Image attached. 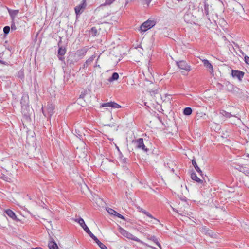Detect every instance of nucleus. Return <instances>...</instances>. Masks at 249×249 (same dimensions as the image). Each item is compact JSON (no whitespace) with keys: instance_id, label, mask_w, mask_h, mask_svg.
Listing matches in <instances>:
<instances>
[{"instance_id":"1","label":"nucleus","mask_w":249,"mask_h":249,"mask_svg":"<svg viewBox=\"0 0 249 249\" xmlns=\"http://www.w3.org/2000/svg\"><path fill=\"white\" fill-rule=\"evenodd\" d=\"M156 24V21L154 20H147L144 22L140 27V31L141 32H144L150 29Z\"/></svg>"},{"instance_id":"2","label":"nucleus","mask_w":249,"mask_h":249,"mask_svg":"<svg viewBox=\"0 0 249 249\" xmlns=\"http://www.w3.org/2000/svg\"><path fill=\"white\" fill-rule=\"evenodd\" d=\"M44 115L50 118L54 113V107L53 104H48L46 107L42 108Z\"/></svg>"},{"instance_id":"3","label":"nucleus","mask_w":249,"mask_h":249,"mask_svg":"<svg viewBox=\"0 0 249 249\" xmlns=\"http://www.w3.org/2000/svg\"><path fill=\"white\" fill-rule=\"evenodd\" d=\"M23 98H22L21 101V104L22 105V113L23 115L24 119L26 120L27 121H29L30 120V113L28 112V110L29 109L28 106L26 105V104H23Z\"/></svg>"},{"instance_id":"4","label":"nucleus","mask_w":249,"mask_h":249,"mask_svg":"<svg viewBox=\"0 0 249 249\" xmlns=\"http://www.w3.org/2000/svg\"><path fill=\"white\" fill-rule=\"evenodd\" d=\"M176 64L181 70H185L187 71H189L191 70L190 66L188 65L185 61H176Z\"/></svg>"},{"instance_id":"5","label":"nucleus","mask_w":249,"mask_h":249,"mask_svg":"<svg viewBox=\"0 0 249 249\" xmlns=\"http://www.w3.org/2000/svg\"><path fill=\"white\" fill-rule=\"evenodd\" d=\"M136 144V146L138 149H141L145 152H147L148 149L145 147L143 143V140L142 138H139L134 142Z\"/></svg>"},{"instance_id":"6","label":"nucleus","mask_w":249,"mask_h":249,"mask_svg":"<svg viewBox=\"0 0 249 249\" xmlns=\"http://www.w3.org/2000/svg\"><path fill=\"white\" fill-rule=\"evenodd\" d=\"M245 73L239 70H232L231 75L234 78H237L240 81H242Z\"/></svg>"},{"instance_id":"7","label":"nucleus","mask_w":249,"mask_h":249,"mask_svg":"<svg viewBox=\"0 0 249 249\" xmlns=\"http://www.w3.org/2000/svg\"><path fill=\"white\" fill-rule=\"evenodd\" d=\"M75 221L77 222L83 228L85 232L87 233L89 235V234H91L92 232L90 231L89 228L86 225L84 220L82 218H80L78 219H76Z\"/></svg>"},{"instance_id":"8","label":"nucleus","mask_w":249,"mask_h":249,"mask_svg":"<svg viewBox=\"0 0 249 249\" xmlns=\"http://www.w3.org/2000/svg\"><path fill=\"white\" fill-rule=\"evenodd\" d=\"M86 6V4L85 1L83 0V2L78 6H76L74 8L75 13L77 16L80 15L84 9L85 8Z\"/></svg>"},{"instance_id":"9","label":"nucleus","mask_w":249,"mask_h":249,"mask_svg":"<svg viewBox=\"0 0 249 249\" xmlns=\"http://www.w3.org/2000/svg\"><path fill=\"white\" fill-rule=\"evenodd\" d=\"M88 49L84 48L78 50L75 53L71 54H75V56L78 57L79 58H82L84 56L87 52Z\"/></svg>"},{"instance_id":"10","label":"nucleus","mask_w":249,"mask_h":249,"mask_svg":"<svg viewBox=\"0 0 249 249\" xmlns=\"http://www.w3.org/2000/svg\"><path fill=\"white\" fill-rule=\"evenodd\" d=\"M89 236L97 243L101 249H107L106 246L101 242L92 233L89 234Z\"/></svg>"},{"instance_id":"11","label":"nucleus","mask_w":249,"mask_h":249,"mask_svg":"<svg viewBox=\"0 0 249 249\" xmlns=\"http://www.w3.org/2000/svg\"><path fill=\"white\" fill-rule=\"evenodd\" d=\"M202 62L204 66L210 70L211 73H213V67L209 61L207 59H204Z\"/></svg>"},{"instance_id":"12","label":"nucleus","mask_w":249,"mask_h":249,"mask_svg":"<svg viewBox=\"0 0 249 249\" xmlns=\"http://www.w3.org/2000/svg\"><path fill=\"white\" fill-rule=\"evenodd\" d=\"M124 237H125L129 239L137 241L138 242H140L141 243H142V242L141 240H140L139 238H138L137 237L134 236L131 233H129L128 231L127 232V234L125 235V236Z\"/></svg>"},{"instance_id":"13","label":"nucleus","mask_w":249,"mask_h":249,"mask_svg":"<svg viewBox=\"0 0 249 249\" xmlns=\"http://www.w3.org/2000/svg\"><path fill=\"white\" fill-rule=\"evenodd\" d=\"M51 240L48 243L49 249H58V246L54 240L52 238H51Z\"/></svg>"},{"instance_id":"14","label":"nucleus","mask_w":249,"mask_h":249,"mask_svg":"<svg viewBox=\"0 0 249 249\" xmlns=\"http://www.w3.org/2000/svg\"><path fill=\"white\" fill-rule=\"evenodd\" d=\"M192 163L196 171L199 174L200 176L202 177L203 176V173L202 171L200 170L199 167L198 166V165L196 164V161L195 159L194 158V159L192 160Z\"/></svg>"},{"instance_id":"15","label":"nucleus","mask_w":249,"mask_h":249,"mask_svg":"<svg viewBox=\"0 0 249 249\" xmlns=\"http://www.w3.org/2000/svg\"><path fill=\"white\" fill-rule=\"evenodd\" d=\"M240 172L245 174L247 176H249V168L244 167L243 166H239L238 168H236Z\"/></svg>"},{"instance_id":"16","label":"nucleus","mask_w":249,"mask_h":249,"mask_svg":"<svg viewBox=\"0 0 249 249\" xmlns=\"http://www.w3.org/2000/svg\"><path fill=\"white\" fill-rule=\"evenodd\" d=\"M6 213L8 215L9 217L11 218L12 219L17 220V217L15 213L10 209H8L5 211Z\"/></svg>"},{"instance_id":"17","label":"nucleus","mask_w":249,"mask_h":249,"mask_svg":"<svg viewBox=\"0 0 249 249\" xmlns=\"http://www.w3.org/2000/svg\"><path fill=\"white\" fill-rule=\"evenodd\" d=\"M191 178L196 182L200 183H202L203 182V180L200 179L196 175L195 172H192L191 174Z\"/></svg>"},{"instance_id":"18","label":"nucleus","mask_w":249,"mask_h":249,"mask_svg":"<svg viewBox=\"0 0 249 249\" xmlns=\"http://www.w3.org/2000/svg\"><path fill=\"white\" fill-rule=\"evenodd\" d=\"M9 13L11 17V18L13 19L16 16L18 13L19 11L18 10H11L8 9Z\"/></svg>"},{"instance_id":"19","label":"nucleus","mask_w":249,"mask_h":249,"mask_svg":"<svg viewBox=\"0 0 249 249\" xmlns=\"http://www.w3.org/2000/svg\"><path fill=\"white\" fill-rule=\"evenodd\" d=\"M147 238H148V240L152 241L156 245H157L159 247L160 249H162L161 247L160 244L159 243L157 238L155 236H150V237H148Z\"/></svg>"},{"instance_id":"20","label":"nucleus","mask_w":249,"mask_h":249,"mask_svg":"<svg viewBox=\"0 0 249 249\" xmlns=\"http://www.w3.org/2000/svg\"><path fill=\"white\" fill-rule=\"evenodd\" d=\"M119 78V74L117 72H114L112 76L108 79V81L110 82H113L114 81L118 80Z\"/></svg>"},{"instance_id":"21","label":"nucleus","mask_w":249,"mask_h":249,"mask_svg":"<svg viewBox=\"0 0 249 249\" xmlns=\"http://www.w3.org/2000/svg\"><path fill=\"white\" fill-rule=\"evenodd\" d=\"M220 114L226 118H230L231 117H236L235 115L231 114V113L228 112L225 110H221Z\"/></svg>"},{"instance_id":"22","label":"nucleus","mask_w":249,"mask_h":249,"mask_svg":"<svg viewBox=\"0 0 249 249\" xmlns=\"http://www.w3.org/2000/svg\"><path fill=\"white\" fill-rule=\"evenodd\" d=\"M192 109L191 107H185L183 110V114L185 115H187V116L190 115L192 114Z\"/></svg>"},{"instance_id":"23","label":"nucleus","mask_w":249,"mask_h":249,"mask_svg":"<svg viewBox=\"0 0 249 249\" xmlns=\"http://www.w3.org/2000/svg\"><path fill=\"white\" fill-rule=\"evenodd\" d=\"M66 53V50L65 48L60 47L58 49V54L61 56H63Z\"/></svg>"},{"instance_id":"24","label":"nucleus","mask_w":249,"mask_h":249,"mask_svg":"<svg viewBox=\"0 0 249 249\" xmlns=\"http://www.w3.org/2000/svg\"><path fill=\"white\" fill-rule=\"evenodd\" d=\"M107 211L110 214H112L114 216H116V214L117 213V212L116 211L109 208L107 209Z\"/></svg>"},{"instance_id":"25","label":"nucleus","mask_w":249,"mask_h":249,"mask_svg":"<svg viewBox=\"0 0 249 249\" xmlns=\"http://www.w3.org/2000/svg\"><path fill=\"white\" fill-rule=\"evenodd\" d=\"M119 231L120 232V233L122 235H123L124 236H125L128 232L127 231H126L123 228H122L121 227L119 228Z\"/></svg>"},{"instance_id":"26","label":"nucleus","mask_w":249,"mask_h":249,"mask_svg":"<svg viewBox=\"0 0 249 249\" xmlns=\"http://www.w3.org/2000/svg\"><path fill=\"white\" fill-rule=\"evenodd\" d=\"M10 28L8 26H5L3 28L4 35H7L10 32Z\"/></svg>"},{"instance_id":"27","label":"nucleus","mask_w":249,"mask_h":249,"mask_svg":"<svg viewBox=\"0 0 249 249\" xmlns=\"http://www.w3.org/2000/svg\"><path fill=\"white\" fill-rule=\"evenodd\" d=\"M110 107H111L112 108H121V106L120 105H119L118 104H117L115 102H112Z\"/></svg>"},{"instance_id":"28","label":"nucleus","mask_w":249,"mask_h":249,"mask_svg":"<svg viewBox=\"0 0 249 249\" xmlns=\"http://www.w3.org/2000/svg\"><path fill=\"white\" fill-rule=\"evenodd\" d=\"M95 58V55H92L90 57H89V59H88V60H86L87 63L90 64L94 60Z\"/></svg>"},{"instance_id":"29","label":"nucleus","mask_w":249,"mask_h":249,"mask_svg":"<svg viewBox=\"0 0 249 249\" xmlns=\"http://www.w3.org/2000/svg\"><path fill=\"white\" fill-rule=\"evenodd\" d=\"M206 234L213 238H215V236H216V234L213 233L211 231H207L206 232Z\"/></svg>"},{"instance_id":"30","label":"nucleus","mask_w":249,"mask_h":249,"mask_svg":"<svg viewBox=\"0 0 249 249\" xmlns=\"http://www.w3.org/2000/svg\"><path fill=\"white\" fill-rule=\"evenodd\" d=\"M209 5L208 4H205L204 5V11H205V13L206 14V15H208L209 14V11H208V9H209Z\"/></svg>"},{"instance_id":"31","label":"nucleus","mask_w":249,"mask_h":249,"mask_svg":"<svg viewBox=\"0 0 249 249\" xmlns=\"http://www.w3.org/2000/svg\"><path fill=\"white\" fill-rule=\"evenodd\" d=\"M116 0H106L105 3L104 5H110L112 4L114 1H115Z\"/></svg>"},{"instance_id":"32","label":"nucleus","mask_w":249,"mask_h":249,"mask_svg":"<svg viewBox=\"0 0 249 249\" xmlns=\"http://www.w3.org/2000/svg\"><path fill=\"white\" fill-rule=\"evenodd\" d=\"M112 103V102H107V103H103L102 104L101 106L102 107H111V103Z\"/></svg>"},{"instance_id":"33","label":"nucleus","mask_w":249,"mask_h":249,"mask_svg":"<svg viewBox=\"0 0 249 249\" xmlns=\"http://www.w3.org/2000/svg\"><path fill=\"white\" fill-rule=\"evenodd\" d=\"M143 213H144L146 216H147L148 217H150L151 218H154L152 216V215L149 213H148L147 211L143 212Z\"/></svg>"},{"instance_id":"34","label":"nucleus","mask_w":249,"mask_h":249,"mask_svg":"<svg viewBox=\"0 0 249 249\" xmlns=\"http://www.w3.org/2000/svg\"><path fill=\"white\" fill-rule=\"evenodd\" d=\"M117 217H118V218H120L122 219H123V220H125V218L124 216H123V215H122L121 214H120V213H118L116 214V215Z\"/></svg>"},{"instance_id":"35","label":"nucleus","mask_w":249,"mask_h":249,"mask_svg":"<svg viewBox=\"0 0 249 249\" xmlns=\"http://www.w3.org/2000/svg\"><path fill=\"white\" fill-rule=\"evenodd\" d=\"M244 58L245 62L247 64L249 65V57H248V56H245Z\"/></svg>"},{"instance_id":"36","label":"nucleus","mask_w":249,"mask_h":249,"mask_svg":"<svg viewBox=\"0 0 249 249\" xmlns=\"http://www.w3.org/2000/svg\"><path fill=\"white\" fill-rule=\"evenodd\" d=\"M11 28L12 30H15L17 28L14 23L12 24Z\"/></svg>"},{"instance_id":"37","label":"nucleus","mask_w":249,"mask_h":249,"mask_svg":"<svg viewBox=\"0 0 249 249\" xmlns=\"http://www.w3.org/2000/svg\"><path fill=\"white\" fill-rule=\"evenodd\" d=\"M91 31L92 32H93L94 33V34L95 35L97 33V29H96L95 27H92L91 28Z\"/></svg>"},{"instance_id":"38","label":"nucleus","mask_w":249,"mask_h":249,"mask_svg":"<svg viewBox=\"0 0 249 249\" xmlns=\"http://www.w3.org/2000/svg\"><path fill=\"white\" fill-rule=\"evenodd\" d=\"M137 208L140 212H141L142 213H143V212H146V211L145 210L143 209L142 208H140V207H138Z\"/></svg>"},{"instance_id":"39","label":"nucleus","mask_w":249,"mask_h":249,"mask_svg":"<svg viewBox=\"0 0 249 249\" xmlns=\"http://www.w3.org/2000/svg\"><path fill=\"white\" fill-rule=\"evenodd\" d=\"M89 64L87 63V62L86 61L85 63L84 64L83 66L84 68H87L89 66Z\"/></svg>"},{"instance_id":"40","label":"nucleus","mask_w":249,"mask_h":249,"mask_svg":"<svg viewBox=\"0 0 249 249\" xmlns=\"http://www.w3.org/2000/svg\"><path fill=\"white\" fill-rule=\"evenodd\" d=\"M32 249H43L40 247H36V248H32Z\"/></svg>"},{"instance_id":"41","label":"nucleus","mask_w":249,"mask_h":249,"mask_svg":"<svg viewBox=\"0 0 249 249\" xmlns=\"http://www.w3.org/2000/svg\"><path fill=\"white\" fill-rule=\"evenodd\" d=\"M64 58L62 57V56H61L60 57H59V60H62Z\"/></svg>"},{"instance_id":"42","label":"nucleus","mask_w":249,"mask_h":249,"mask_svg":"<svg viewBox=\"0 0 249 249\" xmlns=\"http://www.w3.org/2000/svg\"><path fill=\"white\" fill-rule=\"evenodd\" d=\"M0 63H1L2 64H4V62L1 60H0Z\"/></svg>"},{"instance_id":"43","label":"nucleus","mask_w":249,"mask_h":249,"mask_svg":"<svg viewBox=\"0 0 249 249\" xmlns=\"http://www.w3.org/2000/svg\"><path fill=\"white\" fill-rule=\"evenodd\" d=\"M171 171H172L173 172H174V169H173V168H172V170H171Z\"/></svg>"}]
</instances>
